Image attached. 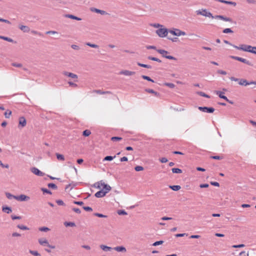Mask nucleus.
Returning a JSON list of instances; mask_svg holds the SVG:
<instances>
[{"instance_id": "obj_1", "label": "nucleus", "mask_w": 256, "mask_h": 256, "mask_svg": "<svg viewBox=\"0 0 256 256\" xmlns=\"http://www.w3.org/2000/svg\"><path fill=\"white\" fill-rule=\"evenodd\" d=\"M156 51L158 52L159 54H162V56L164 58H165L169 59V60H176V58H174L172 56H171L168 55V54L169 53V52L166 50H162V49H158V50H156Z\"/></svg>"}, {"instance_id": "obj_2", "label": "nucleus", "mask_w": 256, "mask_h": 256, "mask_svg": "<svg viewBox=\"0 0 256 256\" xmlns=\"http://www.w3.org/2000/svg\"><path fill=\"white\" fill-rule=\"evenodd\" d=\"M196 13L198 15H202L206 17L213 18V16L211 12H208L206 9H202V10H198Z\"/></svg>"}, {"instance_id": "obj_3", "label": "nucleus", "mask_w": 256, "mask_h": 256, "mask_svg": "<svg viewBox=\"0 0 256 256\" xmlns=\"http://www.w3.org/2000/svg\"><path fill=\"white\" fill-rule=\"evenodd\" d=\"M156 33L160 38L166 37L168 34V30L166 28H159L156 30Z\"/></svg>"}, {"instance_id": "obj_4", "label": "nucleus", "mask_w": 256, "mask_h": 256, "mask_svg": "<svg viewBox=\"0 0 256 256\" xmlns=\"http://www.w3.org/2000/svg\"><path fill=\"white\" fill-rule=\"evenodd\" d=\"M17 68H18L19 70H17V72L22 73L24 76H26L28 74L30 73V71L28 70L26 68H22V66L20 64H16Z\"/></svg>"}, {"instance_id": "obj_5", "label": "nucleus", "mask_w": 256, "mask_h": 256, "mask_svg": "<svg viewBox=\"0 0 256 256\" xmlns=\"http://www.w3.org/2000/svg\"><path fill=\"white\" fill-rule=\"evenodd\" d=\"M230 58H232V59H234V60H238V61H240V62H241L244 64H246L248 66H252V64L251 63V62H250L249 60L245 59V58H240V57H238V56H230Z\"/></svg>"}, {"instance_id": "obj_6", "label": "nucleus", "mask_w": 256, "mask_h": 256, "mask_svg": "<svg viewBox=\"0 0 256 256\" xmlns=\"http://www.w3.org/2000/svg\"><path fill=\"white\" fill-rule=\"evenodd\" d=\"M198 108L200 110L207 113H212L214 111V108L212 107L199 106Z\"/></svg>"}, {"instance_id": "obj_7", "label": "nucleus", "mask_w": 256, "mask_h": 256, "mask_svg": "<svg viewBox=\"0 0 256 256\" xmlns=\"http://www.w3.org/2000/svg\"><path fill=\"white\" fill-rule=\"evenodd\" d=\"M170 33L176 36H184L186 34L184 32L182 31L179 29H174V30H170Z\"/></svg>"}, {"instance_id": "obj_8", "label": "nucleus", "mask_w": 256, "mask_h": 256, "mask_svg": "<svg viewBox=\"0 0 256 256\" xmlns=\"http://www.w3.org/2000/svg\"><path fill=\"white\" fill-rule=\"evenodd\" d=\"M238 84L240 85L246 86L250 85L251 84H256V81H251L250 82H248L245 79H240V80L238 82Z\"/></svg>"}, {"instance_id": "obj_9", "label": "nucleus", "mask_w": 256, "mask_h": 256, "mask_svg": "<svg viewBox=\"0 0 256 256\" xmlns=\"http://www.w3.org/2000/svg\"><path fill=\"white\" fill-rule=\"evenodd\" d=\"M26 124V121L24 117L20 116L18 118V127L22 128Z\"/></svg>"}, {"instance_id": "obj_10", "label": "nucleus", "mask_w": 256, "mask_h": 256, "mask_svg": "<svg viewBox=\"0 0 256 256\" xmlns=\"http://www.w3.org/2000/svg\"><path fill=\"white\" fill-rule=\"evenodd\" d=\"M31 172L34 174L38 176H44V173L42 172L38 168L34 167L31 168Z\"/></svg>"}, {"instance_id": "obj_11", "label": "nucleus", "mask_w": 256, "mask_h": 256, "mask_svg": "<svg viewBox=\"0 0 256 256\" xmlns=\"http://www.w3.org/2000/svg\"><path fill=\"white\" fill-rule=\"evenodd\" d=\"M30 199V197L24 194L17 196V200L20 202L28 201Z\"/></svg>"}, {"instance_id": "obj_12", "label": "nucleus", "mask_w": 256, "mask_h": 256, "mask_svg": "<svg viewBox=\"0 0 256 256\" xmlns=\"http://www.w3.org/2000/svg\"><path fill=\"white\" fill-rule=\"evenodd\" d=\"M136 72H134L130 71L128 70H123L120 71L119 72V74H123L124 76H132V75L134 74Z\"/></svg>"}, {"instance_id": "obj_13", "label": "nucleus", "mask_w": 256, "mask_h": 256, "mask_svg": "<svg viewBox=\"0 0 256 256\" xmlns=\"http://www.w3.org/2000/svg\"><path fill=\"white\" fill-rule=\"evenodd\" d=\"M106 194H107V192H104L103 190H102L98 192H96L94 196L96 198H102L106 196Z\"/></svg>"}, {"instance_id": "obj_14", "label": "nucleus", "mask_w": 256, "mask_h": 256, "mask_svg": "<svg viewBox=\"0 0 256 256\" xmlns=\"http://www.w3.org/2000/svg\"><path fill=\"white\" fill-rule=\"evenodd\" d=\"M232 46L237 50H244L245 52H248V48H244V47L247 46L248 48L249 45L243 44L240 45V46H236L235 45H232Z\"/></svg>"}, {"instance_id": "obj_15", "label": "nucleus", "mask_w": 256, "mask_h": 256, "mask_svg": "<svg viewBox=\"0 0 256 256\" xmlns=\"http://www.w3.org/2000/svg\"><path fill=\"white\" fill-rule=\"evenodd\" d=\"M90 10L92 12H95L96 13L100 14L102 15H104L107 14L106 12L103 10H100L96 8H90Z\"/></svg>"}, {"instance_id": "obj_16", "label": "nucleus", "mask_w": 256, "mask_h": 256, "mask_svg": "<svg viewBox=\"0 0 256 256\" xmlns=\"http://www.w3.org/2000/svg\"><path fill=\"white\" fill-rule=\"evenodd\" d=\"M100 184L101 186H102L103 188L105 190L104 192H107L108 193L111 190V187L109 185L102 182V181H100Z\"/></svg>"}, {"instance_id": "obj_17", "label": "nucleus", "mask_w": 256, "mask_h": 256, "mask_svg": "<svg viewBox=\"0 0 256 256\" xmlns=\"http://www.w3.org/2000/svg\"><path fill=\"white\" fill-rule=\"evenodd\" d=\"M216 1L222 3L228 4H231L233 6H235L236 5V2H231V1H227L225 0H216Z\"/></svg>"}, {"instance_id": "obj_18", "label": "nucleus", "mask_w": 256, "mask_h": 256, "mask_svg": "<svg viewBox=\"0 0 256 256\" xmlns=\"http://www.w3.org/2000/svg\"><path fill=\"white\" fill-rule=\"evenodd\" d=\"M114 249L117 251V252H126V248H125V247L123 246H116V247H114Z\"/></svg>"}, {"instance_id": "obj_19", "label": "nucleus", "mask_w": 256, "mask_h": 256, "mask_svg": "<svg viewBox=\"0 0 256 256\" xmlns=\"http://www.w3.org/2000/svg\"><path fill=\"white\" fill-rule=\"evenodd\" d=\"M215 93L218 96L221 98H222L224 100H227V97L226 96H225L224 95V92H220V91H216L215 92Z\"/></svg>"}, {"instance_id": "obj_20", "label": "nucleus", "mask_w": 256, "mask_h": 256, "mask_svg": "<svg viewBox=\"0 0 256 256\" xmlns=\"http://www.w3.org/2000/svg\"><path fill=\"white\" fill-rule=\"evenodd\" d=\"M19 28L24 32H27L30 30V28L26 26L20 25Z\"/></svg>"}, {"instance_id": "obj_21", "label": "nucleus", "mask_w": 256, "mask_h": 256, "mask_svg": "<svg viewBox=\"0 0 256 256\" xmlns=\"http://www.w3.org/2000/svg\"><path fill=\"white\" fill-rule=\"evenodd\" d=\"M145 91L146 92H147L152 94H154L156 96H160V94L158 92L154 91L152 89L146 88L145 90Z\"/></svg>"}, {"instance_id": "obj_22", "label": "nucleus", "mask_w": 256, "mask_h": 256, "mask_svg": "<svg viewBox=\"0 0 256 256\" xmlns=\"http://www.w3.org/2000/svg\"><path fill=\"white\" fill-rule=\"evenodd\" d=\"M2 210L3 212L6 214H10L12 212L11 208L8 206H3L2 208Z\"/></svg>"}, {"instance_id": "obj_23", "label": "nucleus", "mask_w": 256, "mask_h": 256, "mask_svg": "<svg viewBox=\"0 0 256 256\" xmlns=\"http://www.w3.org/2000/svg\"><path fill=\"white\" fill-rule=\"evenodd\" d=\"M248 52H250L254 54H256V46H249L248 48Z\"/></svg>"}, {"instance_id": "obj_24", "label": "nucleus", "mask_w": 256, "mask_h": 256, "mask_svg": "<svg viewBox=\"0 0 256 256\" xmlns=\"http://www.w3.org/2000/svg\"><path fill=\"white\" fill-rule=\"evenodd\" d=\"M38 242L42 246H48V241L46 239L40 238L38 240Z\"/></svg>"}, {"instance_id": "obj_25", "label": "nucleus", "mask_w": 256, "mask_h": 256, "mask_svg": "<svg viewBox=\"0 0 256 256\" xmlns=\"http://www.w3.org/2000/svg\"><path fill=\"white\" fill-rule=\"evenodd\" d=\"M66 17L77 20H81L82 18L72 14H66Z\"/></svg>"}, {"instance_id": "obj_26", "label": "nucleus", "mask_w": 256, "mask_h": 256, "mask_svg": "<svg viewBox=\"0 0 256 256\" xmlns=\"http://www.w3.org/2000/svg\"><path fill=\"white\" fill-rule=\"evenodd\" d=\"M221 20L226 21V22H232V20L231 18L224 16L220 15V19Z\"/></svg>"}, {"instance_id": "obj_27", "label": "nucleus", "mask_w": 256, "mask_h": 256, "mask_svg": "<svg viewBox=\"0 0 256 256\" xmlns=\"http://www.w3.org/2000/svg\"><path fill=\"white\" fill-rule=\"evenodd\" d=\"M100 248L104 251H110L112 250L111 247L103 244L100 245Z\"/></svg>"}, {"instance_id": "obj_28", "label": "nucleus", "mask_w": 256, "mask_h": 256, "mask_svg": "<svg viewBox=\"0 0 256 256\" xmlns=\"http://www.w3.org/2000/svg\"><path fill=\"white\" fill-rule=\"evenodd\" d=\"M170 188L174 191H178L180 189L181 187L178 185L170 186Z\"/></svg>"}, {"instance_id": "obj_29", "label": "nucleus", "mask_w": 256, "mask_h": 256, "mask_svg": "<svg viewBox=\"0 0 256 256\" xmlns=\"http://www.w3.org/2000/svg\"><path fill=\"white\" fill-rule=\"evenodd\" d=\"M137 64L138 66L142 67V68H152L150 65L143 64H141L140 62H138Z\"/></svg>"}, {"instance_id": "obj_30", "label": "nucleus", "mask_w": 256, "mask_h": 256, "mask_svg": "<svg viewBox=\"0 0 256 256\" xmlns=\"http://www.w3.org/2000/svg\"><path fill=\"white\" fill-rule=\"evenodd\" d=\"M148 60H150L156 61V62H162V60H160L158 58H155V57H152V56H149L148 57Z\"/></svg>"}, {"instance_id": "obj_31", "label": "nucleus", "mask_w": 256, "mask_h": 256, "mask_svg": "<svg viewBox=\"0 0 256 256\" xmlns=\"http://www.w3.org/2000/svg\"><path fill=\"white\" fill-rule=\"evenodd\" d=\"M172 170L173 173L176 174H180L182 172V170L178 168H172Z\"/></svg>"}, {"instance_id": "obj_32", "label": "nucleus", "mask_w": 256, "mask_h": 256, "mask_svg": "<svg viewBox=\"0 0 256 256\" xmlns=\"http://www.w3.org/2000/svg\"><path fill=\"white\" fill-rule=\"evenodd\" d=\"M6 196L8 198L11 200L12 198L16 199V196L12 195L9 192H6Z\"/></svg>"}, {"instance_id": "obj_33", "label": "nucleus", "mask_w": 256, "mask_h": 256, "mask_svg": "<svg viewBox=\"0 0 256 256\" xmlns=\"http://www.w3.org/2000/svg\"><path fill=\"white\" fill-rule=\"evenodd\" d=\"M64 224L66 226H72V227H73V226H76V224L74 222H65L64 223Z\"/></svg>"}, {"instance_id": "obj_34", "label": "nucleus", "mask_w": 256, "mask_h": 256, "mask_svg": "<svg viewBox=\"0 0 256 256\" xmlns=\"http://www.w3.org/2000/svg\"><path fill=\"white\" fill-rule=\"evenodd\" d=\"M197 94L199 96H203V97H205V98H210V96L206 94H205L204 92H197Z\"/></svg>"}, {"instance_id": "obj_35", "label": "nucleus", "mask_w": 256, "mask_h": 256, "mask_svg": "<svg viewBox=\"0 0 256 256\" xmlns=\"http://www.w3.org/2000/svg\"><path fill=\"white\" fill-rule=\"evenodd\" d=\"M116 158V156H106L104 158L103 161L108 160V161H111L114 158Z\"/></svg>"}, {"instance_id": "obj_36", "label": "nucleus", "mask_w": 256, "mask_h": 256, "mask_svg": "<svg viewBox=\"0 0 256 256\" xmlns=\"http://www.w3.org/2000/svg\"><path fill=\"white\" fill-rule=\"evenodd\" d=\"M91 134V132L88 130H84L82 132V135L84 136H88Z\"/></svg>"}, {"instance_id": "obj_37", "label": "nucleus", "mask_w": 256, "mask_h": 256, "mask_svg": "<svg viewBox=\"0 0 256 256\" xmlns=\"http://www.w3.org/2000/svg\"><path fill=\"white\" fill-rule=\"evenodd\" d=\"M142 78L144 80H147L151 82H154V80L148 76L142 75Z\"/></svg>"}, {"instance_id": "obj_38", "label": "nucleus", "mask_w": 256, "mask_h": 256, "mask_svg": "<svg viewBox=\"0 0 256 256\" xmlns=\"http://www.w3.org/2000/svg\"><path fill=\"white\" fill-rule=\"evenodd\" d=\"M11 114H12V112L10 110H6L5 112L4 115L6 118H9L10 116L11 115Z\"/></svg>"}, {"instance_id": "obj_39", "label": "nucleus", "mask_w": 256, "mask_h": 256, "mask_svg": "<svg viewBox=\"0 0 256 256\" xmlns=\"http://www.w3.org/2000/svg\"><path fill=\"white\" fill-rule=\"evenodd\" d=\"M122 140V138L119 136H113L111 138L112 142L119 141Z\"/></svg>"}, {"instance_id": "obj_40", "label": "nucleus", "mask_w": 256, "mask_h": 256, "mask_svg": "<svg viewBox=\"0 0 256 256\" xmlns=\"http://www.w3.org/2000/svg\"><path fill=\"white\" fill-rule=\"evenodd\" d=\"M30 253L34 256H41L37 251L30 250Z\"/></svg>"}, {"instance_id": "obj_41", "label": "nucleus", "mask_w": 256, "mask_h": 256, "mask_svg": "<svg viewBox=\"0 0 256 256\" xmlns=\"http://www.w3.org/2000/svg\"><path fill=\"white\" fill-rule=\"evenodd\" d=\"M56 156L58 160H64V156L63 155L61 154H56Z\"/></svg>"}, {"instance_id": "obj_42", "label": "nucleus", "mask_w": 256, "mask_h": 256, "mask_svg": "<svg viewBox=\"0 0 256 256\" xmlns=\"http://www.w3.org/2000/svg\"><path fill=\"white\" fill-rule=\"evenodd\" d=\"M86 44L93 48H98V46L96 44H92L90 42H86Z\"/></svg>"}, {"instance_id": "obj_43", "label": "nucleus", "mask_w": 256, "mask_h": 256, "mask_svg": "<svg viewBox=\"0 0 256 256\" xmlns=\"http://www.w3.org/2000/svg\"><path fill=\"white\" fill-rule=\"evenodd\" d=\"M48 188H53L54 190H56L58 188L57 186L54 184H53V183L48 184Z\"/></svg>"}, {"instance_id": "obj_44", "label": "nucleus", "mask_w": 256, "mask_h": 256, "mask_svg": "<svg viewBox=\"0 0 256 256\" xmlns=\"http://www.w3.org/2000/svg\"><path fill=\"white\" fill-rule=\"evenodd\" d=\"M17 228L22 230H28L29 228L24 225H18Z\"/></svg>"}, {"instance_id": "obj_45", "label": "nucleus", "mask_w": 256, "mask_h": 256, "mask_svg": "<svg viewBox=\"0 0 256 256\" xmlns=\"http://www.w3.org/2000/svg\"><path fill=\"white\" fill-rule=\"evenodd\" d=\"M0 38L1 39L4 40H6V41H8V42H13V40L12 38H9L8 37H6V36H0Z\"/></svg>"}, {"instance_id": "obj_46", "label": "nucleus", "mask_w": 256, "mask_h": 256, "mask_svg": "<svg viewBox=\"0 0 256 256\" xmlns=\"http://www.w3.org/2000/svg\"><path fill=\"white\" fill-rule=\"evenodd\" d=\"M223 33L228 34V33H232L233 31L230 28H226L224 29L222 31Z\"/></svg>"}, {"instance_id": "obj_47", "label": "nucleus", "mask_w": 256, "mask_h": 256, "mask_svg": "<svg viewBox=\"0 0 256 256\" xmlns=\"http://www.w3.org/2000/svg\"><path fill=\"white\" fill-rule=\"evenodd\" d=\"M92 92L96 93V94H104V91H102L100 90H94L92 91Z\"/></svg>"}, {"instance_id": "obj_48", "label": "nucleus", "mask_w": 256, "mask_h": 256, "mask_svg": "<svg viewBox=\"0 0 256 256\" xmlns=\"http://www.w3.org/2000/svg\"><path fill=\"white\" fill-rule=\"evenodd\" d=\"M94 215L99 218H106L107 216L100 213H94Z\"/></svg>"}, {"instance_id": "obj_49", "label": "nucleus", "mask_w": 256, "mask_h": 256, "mask_svg": "<svg viewBox=\"0 0 256 256\" xmlns=\"http://www.w3.org/2000/svg\"><path fill=\"white\" fill-rule=\"evenodd\" d=\"M134 170L136 172H140L142 170H144V168L142 166H138L134 168Z\"/></svg>"}, {"instance_id": "obj_50", "label": "nucleus", "mask_w": 256, "mask_h": 256, "mask_svg": "<svg viewBox=\"0 0 256 256\" xmlns=\"http://www.w3.org/2000/svg\"><path fill=\"white\" fill-rule=\"evenodd\" d=\"M41 190H42V191L44 193H46V194H52V192L47 188H42Z\"/></svg>"}, {"instance_id": "obj_51", "label": "nucleus", "mask_w": 256, "mask_h": 256, "mask_svg": "<svg viewBox=\"0 0 256 256\" xmlns=\"http://www.w3.org/2000/svg\"><path fill=\"white\" fill-rule=\"evenodd\" d=\"M118 214L119 215H126L127 212L124 210H118Z\"/></svg>"}, {"instance_id": "obj_52", "label": "nucleus", "mask_w": 256, "mask_h": 256, "mask_svg": "<svg viewBox=\"0 0 256 256\" xmlns=\"http://www.w3.org/2000/svg\"><path fill=\"white\" fill-rule=\"evenodd\" d=\"M50 228L47 227H41L39 228V230L41 232H48L50 230Z\"/></svg>"}, {"instance_id": "obj_53", "label": "nucleus", "mask_w": 256, "mask_h": 256, "mask_svg": "<svg viewBox=\"0 0 256 256\" xmlns=\"http://www.w3.org/2000/svg\"><path fill=\"white\" fill-rule=\"evenodd\" d=\"M164 243V241L162 240H159V241H156V242H154L153 244H152V246H158V245H160V244H162Z\"/></svg>"}, {"instance_id": "obj_54", "label": "nucleus", "mask_w": 256, "mask_h": 256, "mask_svg": "<svg viewBox=\"0 0 256 256\" xmlns=\"http://www.w3.org/2000/svg\"><path fill=\"white\" fill-rule=\"evenodd\" d=\"M31 33L34 34H38L39 36H43V34L42 33L36 30H32L31 31Z\"/></svg>"}, {"instance_id": "obj_55", "label": "nucleus", "mask_w": 256, "mask_h": 256, "mask_svg": "<svg viewBox=\"0 0 256 256\" xmlns=\"http://www.w3.org/2000/svg\"><path fill=\"white\" fill-rule=\"evenodd\" d=\"M69 75L70 76L68 77L74 79H77L78 78V76L76 74H74V73L70 72V74H69Z\"/></svg>"}, {"instance_id": "obj_56", "label": "nucleus", "mask_w": 256, "mask_h": 256, "mask_svg": "<svg viewBox=\"0 0 256 256\" xmlns=\"http://www.w3.org/2000/svg\"><path fill=\"white\" fill-rule=\"evenodd\" d=\"M210 158L214 160H222L224 158L223 156H212Z\"/></svg>"}, {"instance_id": "obj_57", "label": "nucleus", "mask_w": 256, "mask_h": 256, "mask_svg": "<svg viewBox=\"0 0 256 256\" xmlns=\"http://www.w3.org/2000/svg\"><path fill=\"white\" fill-rule=\"evenodd\" d=\"M82 208L84 210H85L86 211H87V212H92V208L90 206H83Z\"/></svg>"}, {"instance_id": "obj_58", "label": "nucleus", "mask_w": 256, "mask_h": 256, "mask_svg": "<svg viewBox=\"0 0 256 256\" xmlns=\"http://www.w3.org/2000/svg\"><path fill=\"white\" fill-rule=\"evenodd\" d=\"M244 244H240L238 245H233L232 246V248H244Z\"/></svg>"}, {"instance_id": "obj_59", "label": "nucleus", "mask_w": 256, "mask_h": 256, "mask_svg": "<svg viewBox=\"0 0 256 256\" xmlns=\"http://www.w3.org/2000/svg\"><path fill=\"white\" fill-rule=\"evenodd\" d=\"M165 85L172 88L175 87V85L172 83H166Z\"/></svg>"}, {"instance_id": "obj_60", "label": "nucleus", "mask_w": 256, "mask_h": 256, "mask_svg": "<svg viewBox=\"0 0 256 256\" xmlns=\"http://www.w3.org/2000/svg\"><path fill=\"white\" fill-rule=\"evenodd\" d=\"M56 202L59 206H64V202L60 200H57L56 201Z\"/></svg>"}, {"instance_id": "obj_61", "label": "nucleus", "mask_w": 256, "mask_h": 256, "mask_svg": "<svg viewBox=\"0 0 256 256\" xmlns=\"http://www.w3.org/2000/svg\"><path fill=\"white\" fill-rule=\"evenodd\" d=\"M247 3L250 4H256V0H246Z\"/></svg>"}, {"instance_id": "obj_62", "label": "nucleus", "mask_w": 256, "mask_h": 256, "mask_svg": "<svg viewBox=\"0 0 256 256\" xmlns=\"http://www.w3.org/2000/svg\"><path fill=\"white\" fill-rule=\"evenodd\" d=\"M168 159L166 158H161L160 159V161L162 162V163H166L168 162Z\"/></svg>"}, {"instance_id": "obj_63", "label": "nucleus", "mask_w": 256, "mask_h": 256, "mask_svg": "<svg viewBox=\"0 0 256 256\" xmlns=\"http://www.w3.org/2000/svg\"><path fill=\"white\" fill-rule=\"evenodd\" d=\"M72 210L76 212V213L77 214H80L81 212V210L78 208H72Z\"/></svg>"}, {"instance_id": "obj_64", "label": "nucleus", "mask_w": 256, "mask_h": 256, "mask_svg": "<svg viewBox=\"0 0 256 256\" xmlns=\"http://www.w3.org/2000/svg\"><path fill=\"white\" fill-rule=\"evenodd\" d=\"M71 47L72 48H73L74 50H80V47L76 45V44H72L71 46Z\"/></svg>"}]
</instances>
